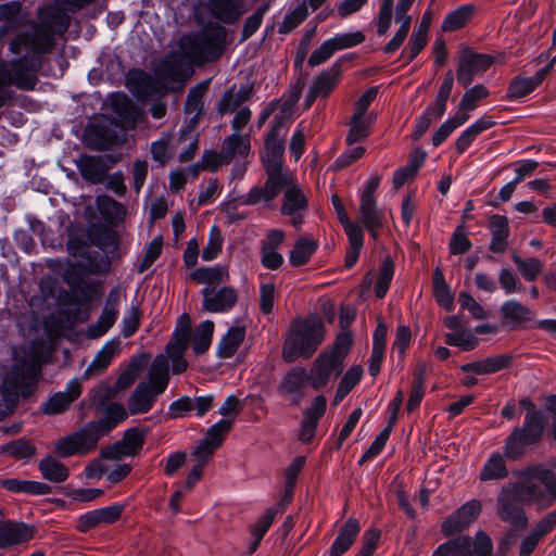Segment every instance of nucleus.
<instances>
[{
  "instance_id": "obj_51",
  "label": "nucleus",
  "mask_w": 556,
  "mask_h": 556,
  "mask_svg": "<svg viewBox=\"0 0 556 556\" xmlns=\"http://www.w3.org/2000/svg\"><path fill=\"white\" fill-rule=\"evenodd\" d=\"M475 9L472 5H462L453 12L448 13L442 23V30L455 31L464 27L471 16L473 15Z\"/></svg>"
},
{
  "instance_id": "obj_48",
  "label": "nucleus",
  "mask_w": 556,
  "mask_h": 556,
  "mask_svg": "<svg viewBox=\"0 0 556 556\" xmlns=\"http://www.w3.org/2000/svg\"><path fill=\"white\" fill-rule=\"evenodd\" d=\"M513 261L520 273L521 277L526 281H534L542 274L544 263L538 257L522 258L521 256L514 254Z\"/></svg>"
},
{
  "instance_id": "obj_35",
  "label": "nucleus",
  "mask_w": 556,
  "mask_h": 556,
  "mask_svg": "<svg viewBox=\"0 0 556 556\" xmlns=\"http://www.w3.org/2000/svg\"><path fill=\"white\" fill-rule=\"evenodd\" d=\"M179 140L180 139H176V135L166 134L159 140L153 141L150 148L153 161L164 166L174 155H176L179 147Z\"/></svg>"
},
{
  "instance_id": "obj_15",
  "label": "nucleus",
  "mask_w": 556,
  "mask_h": 556,
  "mask_svg": "<svg viewBox=\"0 0 556 556\" xmlns=\"http://www.w3.org/2000/svg\"><path fill=\"white\" fill-rule=\"evenodd\" d=\"M482 509L481 502L471 500L462 505L456 511L451 514L441 525V531L445 536L459 533L478 518Z\"/></svg>"
},
{
  "instance_id": "obj_30",
  "label": "nucleus",
  "mask_w": 556,
  "mask_h": 556,
  "mask_svg": "<svg viewBox=\"0 0 556 556\" xmlns=\"http://www.w3.org/2000/svg\"><path fill=\"white\" fill-rule=\"evenodd\" d=\"M33 530L25 523L0 522V547L23 543L33 538Z\"/></svg>"
},
{
  "instance_id": "obj_34",
  "label": "nucleus",
  "mask_w": 556,
  "mask_h": 556,
  "mask_svg": "<svg viewBox=\"0 0 556 556\" xmlns=\"http://www.w3.org/2000/svg\"><path fill=\"white\" fill-rule=\"evenodd\" d=\"M375 122L374 115H362L353 113L349 122V132L345 141L348 146L365 140L371 132Z\"/></svg>"
},
{
  "instance_id": "obj_19",
  "label": "nucleus",
  "mask_w": 556,
  "mask_h": 556,
  "mask_svg": "<svg viewBox=\"0 0 556 556\" xmlns=\"http://www.w3.org/2000/svg\"><path fill=\"white\" fill-rule=\"evenodd\" d=\"M81 383L77 378L70 380L64 391L52 394L42 405L46 415H59L66 412L81 395Z\"/></svg>"
},
{
  "instance_id": "obj_60",
  "label": "nucleus",
  "mask_w": 556,
  "mask_h": 556,
  "mask_svg": "<svg viewBox=\"0 0 556 556\" xmlns=\"http://www.w3.org/2000/svg\"><path fill=\"white\" fill-rule=\"evenodd\" d=\"M536 88L531 77L516 76L511 79L507 89V99L514 100L528 96Z\"/></svg>"
},
{
  "instance_id": "obj_55",
  "label": "nucleus",
  "mask_w": 556,
  "mask_h": 556,
  "mask_svg": "<svg viewBox=\"0 0 556 556\" xmlns=\"http://www.w3.org/2000/svg\"><path fill=\"white\" fill-rule=\"evenodd\" d=\"M426 379L424 369H419L414 375L412 390L407 400L406 410L407 413L415 412L421 404L425 396Z\"/></svg>"
},
{
  "instance_id": "obj_64",
  "label": "nucleus",
  "mask_w": 556,
  "mask_h": 556,
  "mask_svg": "<svg viewBox=\"0 0 556 556\" xmlns=\"http://www.w3.org/2000/svg\"><path fill=\"white\" fill-rule=\"evenodd\" d=\"M308 15V11L304 4H300L294 10L286 14L281 25L279 26L280 34H288L295 27L302 24Z\"/></svg>"
},
{
  "instance_id": "obj_18",
  "label": "nucleus",
  "mask_w": 556,
  "mask_h": 556,
  "mask_svg": "<svg viewBox=\"0 0 556 556\" xmlns=\"http://www.w3.org/2000/svg\"><path fill=\"white\" fill-rule=\"evenodd\" d=\"M307 371L303 367H294L285 374L277 391L278 393L290 399L294 405H299L305 395V386L308 382Z\"/></svg>"
},
{
  "instance_id": "obj_33",
  "label": "nucleus",
  "mask_w": 556,
  "mask_h": 556,
  "mask_svg": "<svg viewBox=\"0 0 556 556\" xmlns=\"http://www.w3.org/2000/svg\"><path fill=\"white\" fill-rule=\"evenodd\" d=\"M208 4L212 14L227 24L236 22L244 13L241 0H208Z\"/></svg>"
},
{
  "instance_id": "obj_14",
  "label": "nucleus",
  "mask_w": 556,
  "mask_h": 556,
  "mask_svg": "<svg viewBox=\"0 0 556 556\" xmlns=\"http://www.w3.org/2000/svg\"><path fill=\"white\" fill-rule=\"evenodd\" d=\"M343 366L333 355L319 354L307 372L308 382L314 390L325 388L331 378H337L342 372Z\"/></svg>"
},
{
  "instance_id": "obj_5",
  "label": "nucleus",
  "mask_w": 556,
  "mask_h": 556,
  "mask_svg": "<svg viewBox=\"0 0 556 556\" xmlns=\"http://www.w3.org/2000/svg\"><path fill=\"white\" fill-rule=\"evenodd\" d=\"M416 0H399L394 7V0H382L377 16V35L384 36L392 24L393 9L394 20L399 24V28L384 46L383 51L388 54L397 51L404 43L412 26V16L408 11L412 9Z\"/></svg>"
},
{
  "instance_id": "obj_46",
  "label": "nucleus",
  "mask_w": 556,
  "mask_h": 556,
  "mask_svg": "<svg viewBox=\"0 0 556 556\" xmlns=\"http://www.w3.org/2000/svg\"><path fill=\"white\" fill-rule=\"evenodd\" d=\"M214 327L212 320H204L197 326L191 339L195 354H202L208 350L213 339Z\"/></svg>"
},
{
  "instance_id": "obj_17",
  "label": "nucleus",
  "mask_w": 556,
  "mask_h": 556,
  "mask_svg": "<svg viewBox=\"0 0 556 556\" xmlns=\"http://www.w3.org/2000/svg\"><path fill=\"white\" fill-rule=\"evenodd\" d=\"M125 510V505L113 504L106 507L89 510L78 517L77 530L86 533L101 525H112L119 520Z\"/></svg>"
},
{
  "instance_id": "obj_32",
  "label": "nucleus",
  "mask_w": 556,
  "mask_h": 556,
  "mask_svg": "<svg viewBox=\"0 0 556 556\" xmlns=\"http://www.w3.org/2000/svg\"><path fill=\"white\" fill-rule=\"evenodd\" d=\"M210 86V80H204L192 87L187 96L186 103L184 111L188 115H192L190 125L191 127H194V125L198 123L199 117L201 116L203 112V98L205 93L207 92Z\"/></svg>"
},
{
  "instance_id": "obj_10",
  "label": "nucleus",
  "mask_w": 556,
  "mask_h": 556,
  "mask_svg": "<svg viewBox=\"0 0 556 556\" xmlns=\"http://www.w3.org/2000/svg\"><path fill=\"white\" fill-rule=\"evenodd\" d=\"M283 201L280 213L291 218V224L300 228L304 223V217L308 207V200L302 188L294 181L290 175V181L283 185Z\"/></svg>"
},
{
  "instance_id": "obj_8",
  "label": "nucleus",
  "mask_w": 556,
  "mask_h": 556,
  "mask_svg": "<svg viewBox=\"0 0 556 556\" xmlns=\"http://www.w3.org/2000/svg\"><path fill=\"white\" fill-rule=\"evenodd\" d=\"M99 440L94 430L87 424L79 430L56 440L53 450L61 458L85 456L97 448Z\"/></svg>"
},
{
  "instance_id": "obj_24",
  "label": "nucleus",
  "mask_w": 556,
  "mask_h": 556,
  "mask_svg": "<svg viewBox=\"0 0 556 556\" xmlns=\"http://www.w3.org/2000/svg\"><path fill=\"white\" fill-rule=\"evenodd\" d=\"M191 281L203 285L204 288H216L229 280V269L226 265L201 266L194 268L188 277Z\"/></svg>"
},
{
  "instance_id": "obj_50",
  "label": "nucleus",
  "mask_w": 556,
  "mask_h": 556,
  "mask_svg": "<svg viewBox=\"0 0 556 556\" xmlns=\"http://www.w3.org/2000/svg\"><path fill=\"white\" fill-rule=\"evenodd\" d=\"M118 311L115 305H105L99 319L88 330L89 338H100L105 334L117 319Z\"/></svg>"
},
{
  "instance_id": "obj_20",
  "label": "nucleus",
  "mask_w": 556,
  "mask_h": 556,
  "mask_svg": "<svg viewBox=\"0 0 556 556\" xmlns=\"http://www.w3.org/2000/svg\"><path fill=\"white\" fill-rule=\"evenodd\" d=\"M121 350L122 342L118 338H113L105 342L85 370L83 378L89 379L102 375L112 364L113 359L119 355Z\"/></svg>"
},
{
  "instance_id": "obj_36",
  "label": "nucleus",
  "mask_w": 556,
  "mask_h": 556,
  "mask_svg": "<svg viewBox=\"0 0 556 556\" xmlns=\"http://www.w3.org/2000/svg\"><path fill=\"white\" fill-rule=\"evenodd\" d=\"M341 76V64L336 62L331 67L315 77L312 87L320 98H327L338 86Z\"/></svg>"
},
{
  "instance_id": "obj_45",
  "label": "nucleus",
  "mask_w": 556,
  "mask_h": 556,
  "mask_svg": "<svg viewBox=\"0 0 556 556\" xmlns=\"http://www.w3.org/2000/svg\"><path fill=\"white\" fill-rule=\"evenodd\" d=\"M1 486L13 493L45 495L50 492V486L46 483L38 481L20 480L14 478L3 479L1 481Z\"/></svg>"
},
{
  "instance_id": "obj_57",
  "label": "nucleus",
  "mask_w": 556,
  "mask_h": 556,
  "mask_svg": "<svg viewBox=\"0 0 556 556\" xmlns=\"http://www.w3.org/2000/svg\"><path fill=\"white\" fill-rule=\"evenodd\" d=\"M489 96V90L481 84L475 85L466 90L460 102L457 113H467L475 110L480 100Z\"/></svg>"
},
{
  "instance_id": "obj_11",
  "label": "nucleus",
  "mask_w": 556,
  "mask_h": 556,
  "mask_svg": "<svg viewBox=\"0 0 556 556\" xmlns=\"http://www.w3.org/2000/svg\"><path fill=\"white\" fill-rule=\"evenodd\" d=\"M494 63V58L485 53H477L466 48L460 52L457 67V80L468 87L476 76L483 75Z\"/></svg>"
},
{
  "instance_id": "obj_2",
  "label": "nucleus",
  "mask_w": 556,
  "mask_h": 556,
  "mask_svg": "<svg viewBox=\"0 0 556 556\" xmlns=\"http://www.w3.org/2000/svg\"><path fill=\"white\" fill-rule=\"evenodd\" d=\"M544 466L530 465L517 473L518 481L502 488L497 498V514L501 520L515 528H525L528 518L520 506L535 504L539 509H546L553 505L551 496L543 485Z\"/></svg>"
},
{
  "instance_id": "obj_53",
  "label": "nucleus",
  "mask_w": 556,
  "mask_h": 556,
  "mask_svg": "<svg viewBox=\"0 0 556 556\" xmlns=\"http://www.w3.org/2000/svg\"><path fill=\"white\" fill-rule=\"evenodd\" d=\"M394 275V264L390 256H387L379 268L378 277L375 286L377 298H383L391 285Z\"/></svg>"
},
{
  "instance_id": "obj_31",
  "label": "nucleus",
  "mask_w": 556,
  "mask_h": 556,
  "mask_svg": "<svg viewBox=\"0 0 556 556\" xmlns=\"http://www.w3.org/2000/svg\"><path fill=\"white\" fill-rule=\"evenodd\" d=\"M361 530L358 520L350 518L340 529L339 534L334 539L329 554L330 556L343 555L354 543Z\"/></svg>"
},
{
  "instance_id": "obj_16",
  "label": "nucleus",
  "mask_w": 556,
  "mask_h": 556,
  "mask_svg": "<svg viewBox=\"0 0 556 556\" xmlns=\"http://www.w3.org/2000/svg\"><path fill=\"white\" fill-rule=\"evenodd\" d=\"M290 181V176L267 175L262 187H253L250 191L238 199L239 205H256L258 203H270L282 191L283 185Z\"/></svg>"
},
{
  "instance_id": "obj_27",
  "label": "nucleus",
  "mask_w": 556,
  "mask_h": 556,
  "mask_svg": "<svg viewBox=\"0 0 556 556\" xmlns=\"http://www.w3.org/2000/svg\"><path fill=\"white\" fill-rule=\"evenodd\" d=\"M489 228L491 231V242L489 249L493 253L502 254L507 250L509 223L506 216L492 215L489 220Z\"/></svg>"
},
{
  "instance_id": "obj_6",
  "label": "nucleus",
  "mask_w": 556,
  "mask_h": 556,
  "mask_svg": "<svg viewBox=\"0 0 556 556\" xmlns=\"http://www.w3.org/2000/svg\"><path fill=\"white\" fill-rule=\"evenodd\" d=\"M520 404L528 407L522 427H517L506 439L504 455L509 459H518L525 454L528 445L539 442L542 438L545 420L532 402L523 399Z\"/></svg>"
},
{
  "instance_id": "obj_40",
  "label": "nucleus",
  "mask_w": 556,
  "mask_h": 556,
  "mask_svg": "<svg viewBox=\"0 0 556 556\" xmlns=\"http://www.w3.org/2000/svg\"><path fill=\"white\" fill-rule=\"evenodd\" d=\"M432 556H472V539L459 535L440 544Z\"/></svg>"
},
{
  "instance_id": "obj_43",
  "label": "nucleus",
  "mask_w": 556,
  "mask_h": 556,
  "mask_svg": "<svg viewBox=\"0 0 556 556\" xmlns=\"http://www.w3.org/2000/svg\"><path fill=\"white\" fill-rule=\"evenodd\" d=\"M508 476L505 459L500 453H493L484 463L479 478L481 481L501 480Z\"/></svg>"
},
{
  "instance_id": "obj_62",
  "label": "nucleus",
  "mask_w": 556,
  "mask_h": 556,
  "mask_svg": "<svg viewBox=\"0 0 556 556\" xmlns=\"http://www.w3.org/2000/svg\"><path fill=\"white\" fill-rule=\"evenodd\" d=\"M232 419H222L208 428L204 440L212 444L213 447L218 448L224 442L226 435L232 428Z\"/></svg>"
},
{
  "instance_id": "obj_22",
  "label": "nucleus",
  "mask_w": 556,
  "mask_h": 556,
  "mask_svg": "<svg viewBox=\"0 0 556 556\" xmlns=\"http://www.w3.org/2000/svg\"><path fill=\"white\" fill-rule=\"evenodd\" d=\"M500 313L504 324L511 329L523 328L535 316L534 311L515 299L505 301L500 307Z\"/></svg>"
},
{
  "instance_id": "obj_7",
  "label": "nucleus",
  "mask_w": 556,
  "mask_h": 556,
  "mask_svg": "<svg viewBox=\"0 0 556 556\" xmlns=\"http://www.w3.org/2000/svg\"><path fill=\"white\" fill-rule=\"evenodd\" d=\"M251 150L249 135L231 134L226 137L219 152L205 151L200 164V172L202 169H210L216 172L220 166L229 164L237 155L247 157Z\"/></svg>"
},
{
  "instance_id": "obj_13",
  "label": "nucleus",
  "mask_w": 556,
  "mask_h": 556,
  "mask_svg": "<svg viewBox=\"0 0 556 556\" xmlns=\"http://www.w3.org/2000/svg\"><path fill=\"white\" fill-rule=\"evenodd\" d=\"M202 308L208 313H227L231 311L239 299L238 291L230 286L203 288L201 290Z\"/></svg>"
},
{
  "instance_id": "obj_47",
  "label": "nucleus",
  "mask_w": 556,
  "mask_h": 556,
  "mask_svg": "<svg viewBox=\"0 0 556 556\" xmlns=\"http://www.w3.org/2000/svg\"><path fill=\"white\" fill-rule=\"evenodd\" d=\"M469 119L467 113H456L453 117L447 118L432 135L431 142L434 147L441 146L451 134Z\"/></svg>"
},
{
  "instance_id": "obj_56",
  "label": "nucleus",
  "mask_w": 556,
  "mask_h": 556,
  "mask_svg": "<svg viewBox=\"0 0 556 556\" xmlns=\"http://www.w3.org/2000/svg\"><path fill=\"white\" fill-rule=\"evenodd\" d=\"M223 244L224 238L220 229L217 226H213L210 229L207 242L202 250V260L204 262L216 260L222 253Z\"/></svg>"
},
{
  "instance_id": "obj_52",
  "label": "nucleus",
  "mask_w": 556,
  "mask_h": 556,
  "mask_svg": "<svg viewBox=\"0 0 556 556\" xmlns=\"http://www.w3.org/2000/svg\"><path fill=\"white\" fill-rule=\"evenodd\" d=\"M96 203L100 214L110 222L122 220L125 216L124 205L110 195H99Z\"/></svg>"
},
{
  "instance_id": "obj_4",
  "label": "nucleus",
  "mask_w": 556,
  "mask_h": 556,
  "mask_svg": "<svg viewBox=\"0 0 556 556\" xmlns=\"http://www.w3.org/2000/svg\"><path fill=\"white\" fill-rule=\"evenodd\" d=\"M324 339V325L316 318L296 320L291 324L282 346V356L287 362L299 357H311Z\"/></svg>"
},
{
  "instance_id": "obj_44",
  "label": "nucleus",
  "mask_w": 556,
  "mask_h": 556,
  "mask_svg": "<svg viewBox=\"0 0 556 556\" xmlns=\"http://www.w3.org/2000/svg\"><path fill=\"white\" fill-rule=\"evenodd\" d=\"M363 367L361 365H354L349 368V370L343 375L334 397L332 404L337 406L340 404L344 397L358 384L363 377Z\"/></svg>"
},
{
  "instance_id": "obj_59",
  "label": "nucleus",
  "mask_w": 556,
  "mask_h": 556,
  "mask_svg": "<svg viewBox=\"0 0 556 556\" xmlns=\"http://www.w3.org/2000/svg\"><path fill=\"white\" fill-rule=\"evenodd\" d=\"M299 99L300 91L293 90L288 96H283L279 100L273 101L271 103H277V111L280 112V114L275 117V123L277 121H281L283 127L286 122L291 119L294 106Z\"/></svg>"
},
{
  "instance_id": "obj_26",
  "label": "nucleus",
  "mask_w": 556,
  "mask_h": 556,
  "mask_svg": "<svg viewBox=\"0 0 556 556\" xmlns=\"http://www.w3.org/2000/svg\"><path fill=\"white\" fill-rule=\"evenodd\" d=\"M511 363L513 356L510 354H498L481 361L464 364L460 368L465 372H472L476 375H490L508 368Z\"/></svg>"
},
{
  "instance_id": "obj_49",
  "label": "nucleus",
  "mask_w": 556,
  "mask_h": 556,
  "mask_svg": "<svg viewBox=\"0 0 556 556\" xmlns=\"http://www.w3.org/2000/svg\"><path fill=\"white\" fill-rule=\"evenodd\" d=\"M188 345L185 344V339H176V341H169L166 345L165 356L167 359H172V371L175 375H179L187 369V362L184 358V354L187 350Z\"/></svg>"
},
{
  "instance_id": "obj_39",
  "label": "nucleus",
  "mask_w": 556,
  "mask_h": 556,
  "mask_svg": "<svg viewBox=\"0 0 556 556\" xmlns=\"http://www.w3.org/2000/svg\"><path fill=\"white\" fill-rule=\"evenodd\" d=\"M38 468L42 478L53 483H62L70 477L67 466L54 456L49 455L42 458L38 464Z\"/></svg>"
},
{
  "instance_id": "obj_29",
  "label": "nucleus",
  "mask_w": 556,
  "mask_h": 556,
  "mask_svg": "<svg viewBox=\"0 0 556 556\" xmlns=\"http://www.w3.org/2000/svg\"><path fill=\"white\" fill-rule=\"evenodd\" d=\"M359 215L365 229L372 239H377L378 231L383 226V213L377 207L376 200H361Z\"/></svg>"
},
{
  "instance_id": "obj_9",
  "label": "nucleus",
  "mask_w": 556,
  "mask_h": 556,
  "mask_svg": "<svg viewBox=\"0 0 556 556\" xmlns=\"http://www.w3.org/2000/svg\"><path fill=\"white\" fill-rule=\"evenodd\" d=\"M282 131V122L274 123L265 140V151L262 156L266 175L290 176L291 174L282 169L285 141Z\"/></svg>"
},
{
  "instance_id": "obj_58",
  "label": "nucleus",
  "mask_w": 556,
  "mask_h": 556,
  "mask_svg": "<svg viewBox=\"0 0 556 556\" xmlns=\"http://www.w3.org/2000/svg\"><path fill=\"white\" fill-rule=\"evenodd\" d=\"M3 452L16 459H28L35 456L36 446L24 438L14 440L3 446Z\"/></svg>"
},
{
  "instance_id": "obj_63",
  "label": "nucleus",
  "mask_w": 556,
  "mask_h": 556,
  "mask_svg": "<svg viewBox=\"0 0 556 556\" xmlns=\"http://www.w3.org/2000/svg\"><path fill=\"white\" fill-rule=\"evenodd\" d=\"M454 85V77L452 72H448L440 86L435 100L430 104L434 108L438 115H444L446 111L447 100L451 96Z\"/></svg>"
},
{
  "instance_id": "obj_41",
  "label": "nucleus",
  "mask_w": 556,
  "mask_h": 556,
  "mask_svg": "<svg viewBox=\"0 0 556 556\" xmlns=\"http://www.w3.org/2000/svg\"><path fill=\"white\" fill-rule=\"evenodd\" d=\"M176 139H180L176 152L177 160L180 163H187L193 160L199 148L198 135L193 132V127L186 126L180 130V134L176 136Z\"/></svg>"
},
{
  "instance_id": "obj_37",
  "label": "nucleus",
  "mask_w": 556,
  "mask_h": 556,
  "mask_svg": "<svg viewBox=\"0 0 556 556\" xmlns=\"http://www.w3.org/2000/svg\"><path fill=\"white\" fill-rule=\"evenodd\" d=\"M244 338L245 328L243 326L230 327L218 343L217 356L219 358H229L233 356Z\"/></svg>"
},
{
  "instance_id": "obj_25",
  "label": "nucleus",
  "mask_w": 556,
  "mask_h": 556,
  "mask_svg": "<svg viewBox=\"0 0 556 556\" xmlns=\"http://www.w3.org/2000/svg\"><path fill=\"white\" fill-rule=\"evenodd\" d=\"M156 78L142 70H130L126 75V87L137 98H149L156 93Z\"/></svg>"
},
{
  "instance_id": "obj_3",
  "label": "nucleus",
  "mask_w": 556,
  "mask_h": 556,
  "mask_svg": "<svg viewBox=\"0 0 556 556\" xmlns=\"http://www.w3.org/2000/svg\"><path fill=\"white\" fill-rule=\"evenodd\" d=\"M169 381L168 363L165 355H157L152 362L148 381L140 382L128 399V410L131 415L148 413L156 397L162 394Z\"/></svg>"
},
{
  "instance_id": "obj_38",
  "label": "nucleus",
  "mask_w": 556,
  "mask_h": 556,
  "mask_svg": "<svg viewBox=\"0 0 556 556\" xmlns=\"http://www.w3.org/2000/svg\"><path fill=\"white\" fill-rule=\"evenodd\" d=\"M318 249V241L307 237H300L289 254V262L294 267L305 265Z\"/></svg>"
},
{
  "instance_id": "obj_54",
  "label": "nucleus",
  "mask_w": 556,
  "mask_h": 556,
  "mask_svg": "<svg viewBox=\"0 0 556 556\" xmlns=\"http://www.w3.org/2000/svg\"><path fill=\"white\" fill-rule=\"evenodd\" d=\"M200 173V164L195 163L188 168H177L169 173L168 187L172 192H179L185 189L188 177L197 178Z\"/></svg>"
},
{
  "instance_id": "obj_1",
  "label": "nucleus",
  "mask_w": 556,
  "mask_h": 556,
  "mask_svg": "<svg viewBox=\"0 0 556 556\" xmlns=\"http://www.w3.org/2000/svg\"><path fill=\"white\" fill-rule=\"evenodd\" d=\"M46 25H35L29 31L20 33L11 40L9 50L18 55L26 52L20 59L11 62L0 61V88L7 89L14 85L21 90H34L37 83V72L41 67L40 55L50 53L54 46L51 28L59 27L63 34L70 26V17L56 12L55 21H47Z\"/></svg>"
},
{
  "instance_id": "obj_61",
  "label": "nucleus",
  "mask_w": 556,
  "mask_h": 556,
  "mask_svg": "<svg viewBox=\"0 0 556 556\" xmlns=\"http://www.w3.org/2000/svg\"><path fill=\"white\" fill-rule=\"evenodd\" d=\"M445 343L452 346H457L463 351H471L478 345L479 340L470 330H460L453 333H446Z\"/></svg>"
},
{
  "instance_id": "obj_23",
  "label": "nucleus",
  "mask_w": 556,
  "mask_h": 556,
  "mask_svg": "<svg viewBox=\"0 0 556 556\" xmlns=\"http://www.w3.org/2000/svg\"><path fill=\"white\" fill-rule=\"evenodd\" d=\"M128 417L126 408L119 403H110L102 410V416L98 420L88 422L101 439L109 434L114 428Z\"/></svg>"
},
{
  "instance_id": "obj_42",
  "label": "nucleus",
  "mask_w": 556,
  "mask_h": 556,
  "mask_svg": "<svg viewBox=\"0 0 556 556\" xmlns=\"http://www.w3.org/2000/svg\"><path fill=\"white\" fill-rule=\"evenodd\" d=\"M77 167L83 178L91 182L102 181L106 172L100 156L83 155L77 162Z\"/></svg>"
},
{
  "instance_id": "obj_21",
  "label": "nucleus",
  "mask_w": 556,
  "mask_h": 556,
  "mask_svg": "<svg viewBox=\"0 0 556 556\" xmlns=\"http://www.w3.org/2000/svg\"><path fill=\"white\" fill-rule=\"evenodd\" d=\"M182 59L177 52L168 53L154 68V76L159 83L167 85L172 83L185 84L187 76L182 70Z\"/></svg>"
},
{
  "instance_id": "obj_12",
  "label": "nucleus",
  "mask_w": 556,
  "mask_h": 556,
  "mask_svg": "<svg viewBox=\"0 0 556 556\" xmlns=\"http://www.w3.org/2000/svg\"><path fill=\"white\" fill-rule=\"evenodd\" d=\"M146 432L138 428L125 431L124 437L114 444L101 451V457L110 460H119L123 457L137 455L144 443Z\"/></svg>"
},
{
  "instance_id": "obj_28",
  "label": "nucleus",
  "mask_w": 556,
  "mask_h": 556,
  "mask_svg": "<svg viewBox=\"0 0 556 556\" xmlns=\"http://www.w3.org/2000/svg\"><path fill=\"white\" fill-rule=\"evenodd\" d=\"M495 126V121L492 116L483 115L473 122L470 126H468L462 134L457 137L454 147L457 154H463L477 139V137L486 131L488 129Z\"/></svg>"
}]
</instances>
